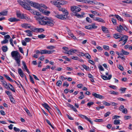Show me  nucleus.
<instances>
[{
	"instance_id": "nucleus-15",
	"label": "nucleus",
	"mask_w": 132,
	"mask_h": 132,
	"mask_svg": "<svg viewBox=\"0 0 132 132\" xmlns=\"http://www.w3.org/2000/svg\"><path fill=\"white\" fill-rule=\"evenodd\" d=\"M8 20L11 22H15L18 21L19 20L15 18H11L8 19Z\"/></svg>"
},
{
	"instance_id": "nucleus-24",
	"label": "nucleus",
	"mask_w": 132,
	"mask_h": 132,
	"mask_svg": "<svg viewBox=\"0 0 132 132\" xmlns=\"http://www.w3.org/2000/svg\"><path fill=\"white\" fill-rule=\"evenodd\" d=\"M60 5H64L68 3V2L66 1H60Z\"/></svg>"
},
{
	"instance_id": "nucleus-7",
	"label": "nucleus",
	"mask_w": 132,
	"mask_h": 132,
	"mask_svg": "<svg viewBox=\"0 0 132 132\" xmlns=\"http://www.w3.org/2000/svg\"><path fill=\"white\" fill-rule=\"evenodd\" d=\"M46 18L45 19V20L47 19L46 20V25L51 27L53 26L54 24V21L52 20L48 19L47 18Z\"/></svg>"
},
{
	"instance_id": "nucleus-20",
	"label": "nucleus",
	"mask_w": 132,
	"mask_h": 132,
	"mask_svg": "<svg viewBox=\"0 0 132 132\" xmlns=\"http://www.w3.org/2000/svg\"><path fill=\"white\" fill-rule=\"evenodd\" d=\"M8 11H2L0 13V16H6L7 15Z\"/></svg>"
},
{
	"instance_id": "nucleus-52",
	"label": "nucleus",
	"mask_w": 132,
	"mask_h": 132,
	"mask_svg": "<svg viewBox=\"0 0 132 132\" xmlns=\"http://www.w3.org/2000/svg\"><path fill=\"white\" fill-rule=\"evenodd\" d=\"M126 88H121L120 89V90L123 93L125 92Z\"/></svg>"
},
{
	"instance_id": "nucleus-35",
	"label": "nucleus",
	"mask_w": 132,
	"mask_h": 132,
	"mask_svg": "<svg viewBox=\"0 0 132 132\" xmlns=\"http://www.w3.org/2000/svg\"><path fill=\"white\" fill-rule=\"evenodd\" d=\"M122 112L126 114L128 113V111L126 108H125L123 111H122Z\"/></svg>"
},
{
	"instance_id": "nucleus-64",
	"label": "nucleus",
	"mask_w": 132,
	"mask_h": 132,
	"mask_svg": "<svg viewBox=\"0 0 132 132\" xmlns=\"http://www.w3.org/2000/svg\"><path fill=\"white\" fill-rule=\"evenodd\" d=\"M69 86V84L68 83V82L65 81V82L63 84V86H66L67 87H68Z\"/></svg>"
},
{
	"instance_id": "nucleus-26",
	"label": "nucleus",
	"mask_w": 132,
	"mask_h": 132,
	"mask_svg": "<svg viewBox=\"0 0 132 132\" xmlns=\"http://www.w3.org/2000/svg\"><path fill=\"white\" fill-rule=\"evenodd\" d=\"M121 52L122 53V55H127L129 54V53L127 51L124 50L123 49L121 50Z\"/></svg>"
},
{
	"instance_id": "nucleus-6",
	"label": "nucleus",
	"mask_w": 132,
	"mask_h": 132,
	"mask_svg": "<svg viewBox=\"0 0 132 132\" xmlns=\"http://www.w3.org/2000/svg\"><path fill=\"white\" fill-rule=\"evenodd\" d=\"M95 23H93L91 25L88 26H85V28L86 29L89 30L92 29H96L97 28V26L95 25Z\"/></svg>"
},
{
	"instance_id": "nucleus-34",
	"label": "nucleus",
	"mask_w": 132,
	"mask_h": 132,
	"mask_svg": "<svg viewBox=\"0 0 132 132\" xmlns=\"http://www.w3.org/2000/svg\"><path fill=\"white\" fill-rule=\"evenodd\" d=\"M123 118L125 120H127L130 119L131 117L130 116H125Z\"/></svg>"
},
{
	"instance_id": "nucleus-31",
	"label": "nucleus",
	"mask_w": 132,
	"mask_h": 132,
	"mask_svg": "<svg viewBox=\"0 0 132 132\" xmlns=\"http://www.w3.org/2000/svg\"><path fill=\"white\" fill-rule=\"evenodd\" d=\"M126 37H127V40H128V37L126 35H123L122 37H121V39L119 41V42L123 41L124 40V39H125V38Z\"/></svg>"
},
{
	"instance_id": "nucleus-62",
	"label": "nucleus",
	"mask_w": 132,
	"mask_h": 132,
	"mask_svg": "<svg viewBox=\"0 0 132 132\" xmlns=\"http://www.w3.org/2000/svg\"><path fill=\"white\" fill-rule=\"evenodd\" d=\"M30 28V29L32 30V31L36 32V28H35L34 27H31Z\"/></svg>"
},
{
	"instance_id": "nucleus-17",
	"label": "nucleus",
	"mask_w": 132,
	"mask_h": 132,
	"mask_svg": "<svg viewBox=\"0 0 132 132\" xmlns=\"http://www.w3.org/2000/svg\"><path fill=\"white\" fill-rule=\"evenodd\" d=\"M24 32L27 33V35L29 37L32 36V34L31 31L29 30H25Z\"/></svg>"
},
{
	"instance_id": "nucleus-5",
	"label": "nucleus",
	"mask_w": 132,
	"mask_h": 132,
	"mask_svg": "<svg viewBox=\"0 0 132 132\" xmlns=\"http://www.w3.org/2000/svg\"><path fill=\"white\" fill-rule=\"evenodd\" d=\"M55 15V16L58 18L60 19L64 20L65 19L67 18V16L64 15H59L58 14H56V12H54Z\"/></svg>"
},
{
	"instance_id": "nucleus-29",
	"label": "nucleus",
	"mask_w": 132,
	"mask_h": 132,
	"mask_svg": "<svg viewBox=\"0 0 132 132\" xmlns=\"http://www.w3.org/2000/svg\"><path fill=\"white\" fill-rule=\"evenodd\" d=\"M68 34L69 35H70L71 37L74 39H76V37L73 34L71 33L70 32H68Z\"/></svg>"
},
{
	"instance_id": "nucleus-23",
	"label": "nucleus",
	"mask_w": 132,
	"mask_h": 132,
	"mask_svg": "<svg viewBox=\"0 0 132 132\" xmlns=\"http://www.w3.org/2000/svg\"><path fill=\"white\" fill-rule=\"evenodd\" d=\"M3 76L6 78L10 81L13 82L14 81L13 80L11 79L7 75L4 74Z\"/></svg>"
},
{
	"instance_id": "nucleus-49",
	"label": "nucleus",
	"mask_w": 132,
	"mask_h": 132,
	"mask_svg": "<svg viewBox=\"0 0 132 132\" xmlns=\"http://www.w3.org/2000/svg\"><path fill=\"white\" fill-rule=\"evenodd\" d=\"M29 76L30 81L32 83L34 84L35 82L33 80V78L30 75H29Z\"/></svg>"
},
{
	"instance_id": "nucleus-44",
	"label": "nucleus",
	"mask_w": 132,
	"mask_h": 132,
	"mask_svg": "<svg viewBox=\"0 0 132 132\" xmlns=\"http://www.w3.org/2000/svg\"><path fill=\"white\" fill-rule=\"evenodd\" d=\"M70 108H71L74 111L76 112L77 111V110L76 108H75L72 105H70Z\"/></svg>"
},
{
	"instance_id": "nucleus-14",
	"label": "nucleus",
	"mask_w": 132,
	"mask_h": 132,
	"mask_svg": "<svg viewBox=\"0 0 132 132\" xmlns=\"http://www.w3.org/2000/svg\"><path fill=\"white\" fill-rule=\"evenodd\" d=\"M18 72L19 74L21 77H24V73L23 72L21 69L19 68L18 69Z\"/></svg>"
},
{
	"instance_id": "nucleus-50",
	"label": "nucleus",
	"mask_w": 132,
	"mask_h": 132,
	"mask_svg": "<svg viewBox=\"0 0 132 132\" xmlns=\"http://www.w3.org/2000/svg\"><path fill=\"white\" fill-rule=\"evenodd\" d=\"M94 121L96 122H102L103 120L102 119H97L94 120Z\"/></svg>"
},
{
	"instance_id": "nucleus-13",
	"label": "nucleus",
	"mask_w": 132,
	"mask_h": 132,
	"mask_svg": "<svg viewBox=\"0 0 132 132\" xmlns=\"http://www.w3.org/2000/svg\"><path fill=\"white\" fill-rule=\"evenodd\" d=\"M94 20L98 22L103 23L105 22V21L103 20L98 17H96L94 19Z\"/></svg>"
},
{
	"instance_id": "nucleus-59",
	"label": "nucleus",
	"mask_w": 132,
	"mask_h": 132,
	"mask_svg": "<svg viewBox=\"0 0 132 132\" xmlns=\"http://www.w3.org/2000/svg\"><path fill=\"white\" fill-rule=\"evenodd\" d=\"M40 5V7H43L46 9L47 8V7L45 5L43 4H41Z\"/></svg>"
},
{
	"instance_id": "nucleus-61",
	"label": "nucleus",
	"mask_w": 132,
	"mask_h": 132,
	"mask_svg": "<svg viewBox=\"0 0 132 132\" xmlns=\"http://www.w3.org/2000/svg\"><path fill=\"white\" fill-rule=\"evenodd\" d=\"M118 68L121 70L122 71H123L124 70L123 67L120 65H119Z\"/></svg>"
},
{
	"instance_id": "nucleus-8",
	"label": "nucleus",
	"mask_w": 132,
	"mask_h": 132,
	"mask_svg": "<svg viewBox=\"0 0 132 132\" xmlns=\"http://www.w3.org/2000/svg\"><path fill=\"white\" fill-rule=\"evenodd\" d=\"M78 116L79 117L81 118L82 119H85L87 120V121L90 122V123L92 124L93 123V122L91 121L85 115H84L82 114H79Z\"/></svg>"
},
{
	"instance_id": "nucleus-11",
	"label": "nucleus",
	"mask_w": 132,
	"mask_h": 132,
	"mask_svg": "<svg viewBox=\"0 0 132 132\" xmlns=\"http://www.w3.org/2000/svg\"><path fill=\"white\" fill-rule=\"evenodd\" d=\"M1 82H2V85L5 88L8 89V88H10V86H9V85H8V84H7L5 81L2 80L1 81Z\"/></svg>"
},
{
	"instance_id": "nucleus-45",
	"label": "nucleus",
	"mask_w": 132,
	"mask_h": 132,
	"mask_svg": "<svg viewBox=\"0 0 132 132\" xmlns=\"http://www.w3.org/2000/svg\"><path fill=\"white\" fill-rule=\"evenodd\" d=\"M10 100L11 102L13 103H14L15 102V101L13 97L11 96L10 97Z\"/></svg>"
},
{
	"instance_id": "nucleus-27",
	"label": "nucleus",
	"mask_w": 132,
	"mask_h": 132,
	"mask_svg": "<svg viewBox=\"0 0 132 132\" xmlns=\"http://www.w3.org/2000/svg\"><path fill=\"white\" fill-rule=\"evenodd\" d=\"M8 85H9V86H10V87H11V88H10V87L9 88H10L11 90H12L13 92H15V90L14 89V88L13 86L11 84H10V83H8Z\"/></svg>"
},
{
	"instance_id": "nucleus-36",
	"label": "nucleus",
	"mask_w": 132,
	"mask_h": 132,
	"mask_svg": "<svg viewBox=\"0 0 132 132\" xmlns=\"http://www.w3.org/2000/svg\"><path fill=\"white\" fill-rule=\"evenodd\" d=\"M45 120L48 123V124L49 125L53 128H54V127L53 126L52 124H51L50 121L47 119H46Z\"/></svg>"
},
{
	"instance_id": "nucleus-9",
	"label": "nucleus",
	"mask_w": 132,
	"mask_h": 132,
	"mask_svg": "<svg viewBox=\"0 0 132 132\" xmlns=\"http://www.w3.org/2000/svg\"><path fill=\"white\" fill-rule=\"evenodd\" d=\"M92 95L95 97L99 98L100 99H102L104 98V97L103 96L96 93H93Z\"/></svg>"
},
{
	"instance_id": "nucleus-46",
	"label": "nucleus",
	"mask_w": 132,
	"mask_h": 132,
	"mask_svg": "<svg viewBox=\"0 0 132 132\" xmlns=\"http://www.w3.org/2000/svg\"><path fill=\"white\" fill-rule=\"evenodd\" d=\"M103 103L104 105L107 106H110L111 105V104L105 101H104L103 102Z\"/></svg>"
},
{
	"instance_id": "nucleus-38",
	"label": "nucleus",
	"mask_w": 132,
	"mask_h": 132,
	"mask_svg": "<svg viewBox=\"0 0 132 132\" xmlns=\"http://www.w3.org/2000/svg\"><path fill=\"white\" fill-rule=\"evenodd\" d=\"M77 51V50H73V49H71L69 50V51H70V55H72V52L73 53H75Z\"/></svg>"
},
{
	"instance_id": "nucleus-18",
	"label": "nucleus",
	"mask_w": 132,
	"mask_h": 132,
	"mask_svg": "<svg viewBox=\"0 0 132 132\" xmlns=\"http://www.w3.org/2000/svg\"><path fill=\"white\" fill-rule=\"evenodd\" d=\"M121 35H122L121 34H119L118 33L116 34L113 35V37L115 39H118L121 38Z\"/></svg>"
},
{
	"instance_id": "nucleus-40",
	"label": "nucleus",
	"mask_w": 132,
	"mask_h": 132,
	"mask_svg": "<svg viewBox=\"0 0 132 132\" xmlns=\"http://www.w3.org/2000/svg\"><path fill=\"white\" fill-rule=\"evenodd\" d=\"M45 37V36L43 34H42L41 35H39L38 36V37L40 39H42Z\"/></svg>"
},
{
	"instance_id": "nucleus-21",
	"label": "nucleus",
	"mask_w": 132,
	"mask_h": 132,
	"mask_svg": "<svg viewBox=\"0 0 132 132\" xmlns=\"http://www.w3.org/2000/svg\"><path fill=\"white\" fill-rule=\"evenodd\" d=\"M39 23L41 25H46V20L44 21L43 20H41L39 21Z\"/></svg>"
},
{
	"instance_id": "nucleus-57",
	"label": "nucleus",
	"mask_w": 132,
	"mask_h": 132,
	"mask_svg": "<svg viewBox=\"0 0 132 132\" xmlns=\"http://www.w3.org/2000/svg\"><path fill=\"white\" fill-rule=\"evenodd\" d=\"M24 40L26 42H29L30 41L31 39L29 38H26L24 39Z\"/></svg>"
},
{
	"instance_id": "nucleus-37",
	"label": "nucleus",
	"mask_w": 132,
	"mask_h": 132,
	"mask_svg": "<svg viewBox=\"0 0 132 132\" xmlns=\"http://www.w3.org/2000/svg\"><path fill=\"white\" fill-rule=\"evenodd\" d=\"M63 12V13L64 14V15H66L67 17V15L68 14V12L67 11V10H65V9H64Z\"/></svg>"
},
{
	"instance_id": "nucleus-3",
	"label": "nucleus",
	"mask_w": 132,
	"mask_h": 132,
	"mask_svg": "<svg viewBox=\"0 0 132 132\" xmlns=\"http://www.w3.org/2000/svg\"><path fill=\"white\" fill-rule=\"evenodd\" d=\"M22 2L23 3V4L27 6L30 5L36 9H38L40 7V4L28 0H23V1H22Z\"/></svg>"
},
{
	"instance_id": "nucleus-63",
	"label": "nucleus",
	"mask_w": 132,
	"mask_h": 132,
	"mask_svg": "<svg viewBox=\"0 0 132 132\" xmlns=\"http://www.w3.org/2000/svg\"><path fill=\"white\" fill-rule=\"evenodd\" d=\"M94 104V103L93 102H91L88 103L87 104V105L89 107L91 105H93Z\"/></svg>"
},
{
	"instance_id": "nucleus-51",
	"label": "nucleus",
	"mask_w": 132,
	"mask_h": 132,
	"mask_svg": "<svg viewBox=\"0 0 132 132\" xmlns=\"http://www.w3.org/2000/svg\"><path fill=\"white\" fill-rule=\"evenodd\" d=\"M82 67L86 70H87L89 69V67L87 66L86 65L83 64L82 65Z\"/></svg>"
},
{
	"instance_id": "nucleus-53",
	"label": "nucleus",
	"mask_w": 132,
	"mask_h": 132,
	"mask_svg": "<svg viewBox=\"0 0 132 132\" xmlns=\"http://www.w3.org/2000/svg\"><path fill=\"white\" fill-rule=\"evenodd\" d=\"M43 13L46 15H48L50 13V12L49 11H45Z\"/></svg>"
},
{
	"instance_id": "nucleus-22",
	"label": "nucleus",
	"mask_w": 132,
	"mask_h": 132,
	"mask_svg": "<svg viewBox=\"0 0 132 132\" xmlns=\"http://www.w3.org/2000/svg\"><path fill=\"white\" fill-rule=\"evenodd\" d=\"M3 76L6 78L10 81L13 82L14 81L13 80L11 79L7 75L4 74Z\"/></svg>"
},
{
	"instance_id": "nucleus-12",
	"label": "nucleus",
	"mask_w": 132,
	"mask_h": 132,
	"mask_svg": "<svg viewBox=\"0 0 132 132\" xmlns=\"http://www.w3.org/2000/svg\"><path fill=\"white\" fill-rule=\"evenodd\" d=\"M124 28L121 25H120L119 27H117V30L119 32H121L122 30H123Z\"/></svg>"
},
{
	"instance_id": "nucleus-54",
	"label": "nucleus",
	"mask_w": 132,
	"mask_h": 132,
	"mask_svg": "<svg viewBox=\"0 0 132 132\" xmlns=\"http://www.w3.org/2000/svg\"><path fill=\"white\" fill-rule=\"evenodd\" d=\"M86 20L88 22L90 23L92 22L91 19L89 17H87L86 19Z\"/></svg>"
},
{
	"instance_id": "nucleus-60",
	"label": "nucleus",
	"mask_w": 132,
	"mask_h": 132,
	"mask_svg": "<svg viewBox=\"0 0 132 132\" xmlns=\"http://www.w3.org/2000/svg\"><path fill=\"white\" fill-rule=\"evenodd\" d=\"M72 59L75 60H79V59L77 56H73L72 57Z\"/></svg>"
},
{
	"instance_id": "nucleus-1",
	"label": "nucleus",
	"mask_w": 132,
	"mask_h": 132,
	"mask_svg": "<svg viewBox=\"0 0 132 132\" xmlns=\"http://www.w3.org/2000/svg\"><path fill=\"white\" fill-rule=\"evenodd\" d=\"M11 55L15 60L18 67L20 65V55L19 53L17 51H14L11 53Z\"/></svg>"
},
{
	"instance_id": "nucleus-19",
	"label": "nucleus",
	"mask_w": 132,
	"mask_h": 132,
	"mask_svg": "<svg viewBox=\"0 0 132 132\" xmlns=\"http://www.w3.org/2000/svg\"><path fill=\"white\" fill-rule=\"evenodd\" d=\"M42 105L44 106L45 109H46L50 113V112L49 110V108L50 107L47 104L44 103V104H42Z\"/></svg>"
},
{
	"instance_id": "nucleus-32",
	"label": "nucleus",
	"mask_w": 132,
	"mask_h": 132,
	"mask_svg": "<svg viewBox=\"0 0 132 132\" xmlns=\"http://www.w3.org/2000/svg\"><path fill=\"white\" fill-rule=\"evenodd\" d=\"M120 120H115L114 122V123L115 125H118L120 123Z\"/></svg>"
},
{
	"instance_id": "nucleus-2",
	"label": "nucleus",
	"mask_w": 132,
	"mask_h": 132,
	"mask_svg": "<svg viewBox=\"0 0 132 132\" xmlns=\"http://www.w3.org/2000/svg\"><path fill=\"white\" fill-rule=\"evenodd\" d=\"M18 2L23 8L26 10H29L30 12L32 14L37 15H39V13L38 12L31 9L30 7V6H27L26 5H24L22 1L19 0L18 1Z\"/></svg>"
},
{
	"instance_id": "nucleus-30",
	"label": "nucleus",
	"mask_w": 132,
	"mask_h": 132,
	"mask_svg": "<svg viewBox=\"0 0 132 132\" xmlns=\"http://www.w3.org/2000/svg\"><path fill=\"white\" fill-rule=\"evenodd\" d=\"M114 16L118 20H119L121 21H123V19L118 15H115Z\"/></svg>"
},
{
	"instance_id": "nucleus-33",
	"label": "nucleus",
	"mask_w": 132,
	"mask_h": 132,
	"mask_svg": "<svg viewBox=\"0 0 132 132\" xmlns=\"http://www.w3.org/2000/svg\"><path fill=\"white\" fill-rule=\"evenodd\" d=\"M36 32H41L44 31L43 29L41 28H36Z\"/></svg>"
},
{
	"instance_id": "nucleus-10",
	"label": "nucleus",
	"mask_w": 132,
	"mask_h": 132,
	"mask_svg": "<svg viewBox=\"0 0 132 132\" xmlns=\"http://www.w3.org/2000/svg\"><path fill=\"white\" fill-rule=\"evenodd\" d=\"M21 26L23 28L27 29V28H30L31 26L30 25L26 23H24L21 24Z\"/></svg>"
},
{
	"instance_id": "nucleus-43",
	"label": "nucleus",
	"mask_w": 132,
	"mask_h": 132,
	"mask_svg": "<svg viewBox=\"0 0 132 132\" xmlns=\"http://www.w3.org/2000/svg\"><path fill=\"white\" fill-rule=\"evenodd\" d=\"M76 1L83 3H86V0H76Z\"/></svg>"
},
{
	"instance_id": "nucleus-4",
	"label": "nucleus",
	"mask_w": 132,
	"mask_h": 132,
	"mask_svg": "<svg viewBox=\"0 0 132 132\" xmlns=\"http://www.w3.org/2000/svg\"><path fill=\"white\" fill-rule=\"evenodd\" d=\"M81 9L79 7L76 6H73L71 7V10L73 13H76L80 11Z\"/></svg>"
},
{
	"instance_id": "nucleus-28",
	"label": "nucleus",
	"mask_w": 132,
	"mask_h": 132,
	"mask_svg": "<svg viewBox=\"0 0 132 132\" xmlns=\"http://www.w3.org/2000/svg\"><path fill=\"white\" fill-rule=\"evenodd\" d=\"M34 18H36V19L37 20H42L44 18V17H42V16H34Z\"/></svg>"
},
{
	"instance_id": "nucleus-25",
	"label": "nucleus",
	"mask_w": 132,
	"mask_h": 132,
	"mask_svg": "<svg viewBox=\"0 0 132 132\" xmlns=\"http://www.w3.org/2000/svg\"><path fill=\"white\" fill-rule=\"evenodd\" d=\"M2 49L3 51L4 52H6L8 50V48L7 46H3L2 47Z\"/></svg>"
},
{
	"instance_id": "nucleus-42",
	"label": "nucleus",
	"mask_w": 132,
	"mask_h": 132,
	"mask_svg": "<svg viewBox=\"0 0 132 132\" xmlns=\"http://www.w3.org/2000/svg\"><path fill=\"white\" fill-rule=\"evenodd\" d=\"M47 48L49 49L50 50H52L54 48H55V47L53 46H48L46 47Z\"/></svg>"
},
{
	"instance_id": "nucleus-41",
	"label": "nucleus",
	"mask_w": 132,
	"mask_h": 132,
	"mask_svg": "<svg viewBox=\"0 0 132 132\" xmlns=\"http://www.w3.org/2000/svg\"><path fill=\"white\" fill-rule=\"evenodd\" d=\"M75 15L78 18H82L83 17V15L79 14L77 13L75 14Z\"/></svg>"
},
{
	"instance_id": "nucleus-47",
	"label": "nucleus",
	"mask_w": 132,
	"mask_h": 132,
	"mask_svg": "<svg viewBox=\"0 0 132 132\" xmlns=\"http://www.w3.org/2000/svg\"><path fill=\"white\" fill-rule=\"evenodd\" d=\"M85 56L88 59H90L91 57L90 55L88 53H85Z\"/></svg>"
},
{
	"instance_id": "nucleus-48",
	"label": "nucleus",
	"mask_w": 132,
	"mask_h": 132,
	"mask_svg": "<svg viewBox=\"0 0 132 132\" xmlns=\"http://www.w3.org/2000/svg\"><path fill=\"white\" fill-rule=\"evenodd\" d=\"M124 106L123 105H120L119 108V110L121 111V112H122V111L124 109Z\"/></svg>"
},
{
	"instance_id": "nucleus-16",
	"label": "nucleus",
	"mask_w": 132,
	"mask_h": 132,
	"mask_svg": "<svg viewBox=\"0 0 132 132\" xmlns=\"http://www.w3.org/2000/svg\"><path fill=\"white\" fill-rule=\"evenodd\" d=\"M102 30L103 32L105 33L108 34L109 32V31L108 30V28L105 27H102Z\"/></svg>"
},
{
	"instance_id": "nucleus-56",
	"label": "nucleus",
	"mask_w": 132,
	"mask_h": 132,
	"mask_svg": "<svg viewBox=\"0 0 132 132\" xmlns=\"http://www.w3.org/2000/svg\"><path fill=\"white\" fill-rule=\"evenodd\" d=\"M111 114V113L110 112H108L106 113L104 115V117H106L109 116V115Z\"/></svg>"
},
{
	"instance_id": "nucleus-39",
	"label": "nucleus",
	"mask_w": 132,
	"mask_h": 132,
	"mask_svg": "<svg viewBox=\"0 0 132 132\" xmlns=\"http://www.w3.org/2000/svg\"><path fill=\"white\" fill-rule=\"evenodd\" d=\"M62 82L61 80L58 81L56 83V85L58 86H60L62 84Z\"/></svg>"
},
{
	"instance_id": "nucleus-58",
	"label": "nucleus",
	"mask_w": 132,
	"mask_h": 132,
	"mask_svg": "<svg viewBox=\"0 0 132 132\" xmlns=\"http://www.w3.org/2000/svg\"><path fill=\"white\" fill-rule=\"evenodd\" d=\"M103 48L105 50H108L109 49V47L108 46L106 45H104L103 46Z\"/></svg>"
},
{
	"instance_id": "nucleus-55",
	"label": "nucleus",
	"mask_w": 132,
	"mask_h": 132,
	"mask_svg": "<svg viewBox=\"0 0 132 132\" xmlns=\"http://www.w3.org/2000/svg\"><path fill=\"white\" fill-rule=\"evenodd\" d=\"M22 64L23 65V66L24 68V69H25V70L26 69H27V66H26V64L25 62L23 61H22Z\"/></svg>"
}]
</instances>
